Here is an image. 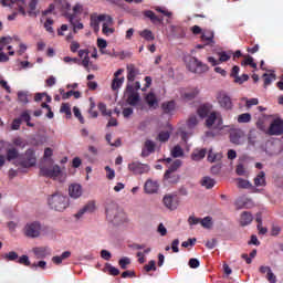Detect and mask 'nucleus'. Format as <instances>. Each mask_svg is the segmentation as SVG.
Listing matches in <instances>:
<instances>
[{
    "label": "nucleus",
    "mask_w": 283,
    "mask_h": 283,
    "mask_svg": "<svg viewBox=\"0 0 283 283\" xmlns=\"http://www.w3.org/2000/svg\"><path fill=\"white\" fill-rule=\"evenodd\" d=\"M48 205L53 211L63 212L70 207V197L61 192H55L48 197Z\"/></svg>",
    "instance_id": "nucleus-1"
},
{
    "label": "nucleus",
    "mask_w": 283,
    "mask_h": 283,
    "mask_svg": "<svg viewBox=\"0 0 283 283\" xmlns=\"http://www.w3.org/2000/svg\"><path fill=\"white\" fill-rule=\"evenodd\" d=\"M106 219L113 224L125 222V212L118 210V205L112 202L106 207Z\"/></svg>",
    "instance_id": "nucleus-2"
},
{
    "label": "nucleus",
    "mask_w": 283,
    "mask_h": 283,
    "mask_svg": "<svg viewBox=\"0 0 283 283\" xmlns=\"http://www.w3.org/2000/svg\"><path fill=\"white\" fill-rule=\"evenodd\" d=\"M17 164L24 169H30V167H34V165H36V155H34V150L28 149L24 155H20Z\"/></svg>",
    "instance_id": "nucleus-3"
},
{
    "label": "nucleus",
    "mask_w": 283,
    "mask_h": 283,
    "mask_svg": "<svg viewBox=\"0 0 283 283\" xmlns=\"http://www.w3.org/2000/svg\"><path fill=\"white\" fill-rule=\"evenodd\" d=\"M187 69L189 72H192V74H205L206 72H209V65L202 63L197 57H190L187 62Z\"/></svg>",
    "instance_id": "nucleus-4"
},
{
    "label": "nucleus",
    "mask_w": 283,
    "mask_h": 283,
    "mask_svg": "<svg viewBox=\"0 0 283 283\" xmlns=\"http://www.w3.org/2000/svg\"><path fill=\"white\" fill-rule=\"evenodd\" d=\"M0 3L3 6V8L18 10L22 17L28 14V12H25V0H0Z\"/></svg>",
    "instance_id": "nucleus-5"
},
{
    "label": "nucleus",
    "mask_w": 283,
    "mask_h": 283,
    "mask_svg": "<svg viewBox=\"0 0 283 283\" xmlns=\"http://www.w3.org/2000/svg\"><path fill=\"white\" fill-rule=\"evenodd\" d=\"M24 235H27V238H39L41 235V223L38 221L27 223L24 227Z\"/></svg>",
    "instance_id": "nucleus-6"
},
{
    "label": "nucleus",
    "mask_w": 283,
    "mask_h": 283,
    "mask_svg": "<svg viewBox=\"0 0 283 283\" xmlns=\"http://www.w3.org/2000/svg\"><path fill=\"white\" fill-rule=\"evenodd\" d=\"M61 167L59 165L53 166L52 168L49 167H41L40 168V176H43L44 178H53L56 179L59 176H61Z\"/></svg>",
    "instance_id": "nucleus-7"
},
{
    "label": "nucleus",
    "mask_w": 283,
    "mask_h": 283,
    "mask_svg": "<svg viewBox=\"0 0 283 283\" xmlns=\"http://www.w3.org/2000/svg\"><path fill=\"white\" fill-rule=\"evenodd\" d=\"M126 92L128 94L126 103L130 105L132 107H136L138 103H140V94L138 92L134 91V85L127 84Z\"/></svg>",
    "instance_id": "nucleus-8"
},
{
    "label": "nucleus",
    "mask_w": 283,
    "mask_h": 283,
    "mask_svg": "<svg viewBox=\"0 0 283 283\" xmlns=\"http://www.w3.org/2000/svg\"><path fill=\"white\" fill-rule=\"evenodd\" d=\"M129 171H133L135 176H143V174H148L149 171V165L142 164L139 161H133L132 164H128Z\"/></svg>",
    "instance_id": "nucleus-9"
},
{
    "label": "nucleus",
    "mask_w": 283,
    "mask_h": 283,
    "mask_svg": "<svg viewBox=\"0 0 283 283\" xmlns=\"http://www.w3.org/2000/svg\"><path fill=\"white\" fill-rule=\"evenodd\" d=\"M270 136H282L283 134V120L281 118L274 119L268 130Z\"/></svg>",
    "instance_id": "nucleus-10"
},
{
    "label": "nucleus",
    "mask_w": 283,
    "mask_h": 283,
    "mask_svg": "<svg viewBox=\"0 0 283 283\" xmlns=\"http://www.w3.org/2000/svg\"><path fill=\"white\" fill-rule=\"evenodd\" d=\"M101 21H108V23H112V17L105 15V14L92 15L91 17V28H93L94 32H99Z\"/></svg>",
    "instance_id": "nucleus-11"
},
{
    "label": "nucleus",
    "mask_w": 283,
    "mask_h": 283,
    "mask_svg": "<svg viewBox=\"0 0 283 283\" xmlns=\"http://www.w3.org/2000/svg\"><path fill=\"white\" fill-rule=\"evenodd\" d=\"M125 72V70L119 69L114 73V78L112 81V90L113 92H116L118 90H120V87H123V84L125 83V77H118L120 76V74H123Z\"/></svg>",
    "instance_id": "nucleus-12"
},
{
    "label": "nucleus",
    "mask_w": 283,
    "mask_h": 283,
    "mask_svg": "<svg viewBox=\"0 0 283 283\" xmlns=\"http://www.w3.org/2000/svg\"><path fill=\"white\" fill-rule=\"evenodd\" d=\"M217 98L220 107L223 109H233V102H231V97L227 93H219Z\"/></svg>",
    "instance_id": "nucleus-13"
},
{
    "label": "nucleus",
    "mask_w": 283,
    "mask_h": 283,
    "mask_svg": "<svg viewBox=\"0 0 283 283\" xmlns=\"http://www.w3.org/2000/svg\"><path fill=\"white\" fill-rule=\"evenodd\" d=\"M156 151V143H154L151 139H147L144 143V147L142 149V158H147L148 156H151Z\"/></svg>",
    "instance_id": "nucleus-14"
},
{
    "label": "nucleus",
    "mask_w": 283,
    "mask_h": 283,
    "mask_svg": "<svg viewBox=\"0 0 283 283\" xmlns=\"http://www.w3.org/2000/svg\"><path fill=\"white\" fill-rule=\"evenodd\" d=\"M96 211V202L88 201L77 213H75V218L77 220H81L82 216H85V213H94Z\"/></svg>",
    "instance_id": "nucleus-15"
},
{
    "label": "nucleus",
    "mask_w": 283,
    "mask_h": 283,
    "mask_svg": "<svg viewBox=\"0 0 283 283\" xmlns=\"http://www.w3.org/2000/svg\"><path fill=\"white\" fill-rule=\"evenodd\" d=\"M163 202L167 209L170 211H175V209H178V199L176 196L166 195L163 199Z\"/></svg>",
    "instance_id": "nucleus-16"
},
{
    "label": "nucleus",
    "mask_w": 283,
    "mask_h": 283,
    "mask_svg": "<svg viewBox=\"0 0 283 283\" xmlns=\"http://www.w3.org/2000/svg\"><path fill=\"white\" fill-rule=\"evenodd\" d=\"M243 137L244 133L241 129L230 130V143H232L233 145H242Z\"/></svg>",
    "instance_id": "nucleus-17"
},
{
    "label": "nucleus",
    "mask_w": 283,
    "mask_h": 283,
    "mask_svg": "<svg viewBox=\"0 0 283 283\" xmlns=\"http://www.w3.org/2000/svg\"><path fill=\"white\" fill-rule=\"evenodd\" d=\"M69 196L74 200L81 198V196H83V187H81V185L78 184H73L69 186Z\"/></svg>",
    "instance_id": "nucleus-18"
},
{
    "label": "nucleus",
    "mask_w": 283,
    "mask_h": 283,
    "mask_svg": "<svg viewBox=\"0 0 283 283\" xmlns=\"http://www.w3.org/2000/svg\"><path fill=\"white\" fill-rule=\"evenodd\" d=\"M158 181H154L151 179H148L144 185L145 193L151 195V193H158L159 189Z\"/></svg>",
    "instance_id": "nucleus-19"
},
{
    "label": "nucleus",
    "mask_w": 283,
    "mask_h": 283,
    "mask_svg": "<svg viewBox=\"0 0 283 283\" xmlns=\"http://www.w3.org/2000/svg\"><path fill=\"white\" fill-rule=\"evenodd\" d=\"M138 74H140V70H138L134 64L127 65V81L129 83H134Z\"/></svg>",
    "instance_id": "nucleus-20"
},
{
    "label": "nucleus",
    "mask_w": 283,
    "mask_h": 283,
    "mask_svg": "<svg viewBox=\"0 0 283 283\" xmlns=\"http://www.w3.org/2000/svg\"><path fill=\"white\" fill-rule=\"evenodd\" d=\"M32 252L38 258V260H43V258H48V255H50V248L38 247V248H33Z\"/></svg>",
    "instance_id": "nucleus-21"
},
{
    "label": "nucleus",
    "mask_w": 283,
    "mask_h": 283,
    "mask_svg": "<svg viewBox=\"0 0 283 283\" xmlns=\"http://www.w3.org/2000/svg\"><path fill=\"white\" fill-rule=\"evenodd\" d=\"M253 222V214L249 211H244L241 213L240 217V224L241 227H249Z\"/></svg>",
    "instance_id": "nucleus-22"
},
{
    "label": "nucleus",
    "mask_w": 283,
    "mask_h": 283,
    "mask_svg": "<svg viewBox=\"0 0 283 283\" xmlns=\"http://www.w3.org/2000/svg\"><path fill=\"white\" fill-rule=\"evenodd\" d=\"M239 189H252L253 193H258V188H255L249 180L239 178L238 179Z\"/></svg>",
    "instance_id": "nucleus-23"
},
{
    "label": "nucleus",
    "mask_w": 283,
    "mask_h": 283,
    "mask_svg": "<svg viewBox=\"0 0 283 283\" xmlns=\"http://www.w3.org/2000/svg\"><path fill=\"white\" fill-rule=\"evenodd\" d=\"M144 17H146V19H149L155 25L163 23V18L156 15V13H154V11L151 10L144 11Z\"/></svg>",
    "instance_id": "nucleus-24"
},
{
    "label": "nucleus",
    "mask_w": 283,
    "mask_h": 283,
    "mask_svg": "<svg viewBox=\"0 0 283 283\" xmlns=\"http://www.w3.org/2000/svg\"><path fill=\"white\" fill-rule=\"evenodd\" d=\"M180 167H182V160L176 159V160L169 166V168L166 170V172H165V178H169V175H170V174H175V171H178V169H180Z\"/></svg>",
    "instance_id": "nucleus-25"
},
{
    "label": "nucleus",
    "mask_w": 283,
    "mask_h": 283,
    "mask_svg": "<svg viewBox=\"0 0 283 283\" xmlns=\"http://www.w3.org/2000/svg\"><path fill=\"white\" fill-rule=\"evenodd\" d=\"M255 187H266V174L264 171H260L254 178Z\"/></svg>",
    "instance_id": "nucleus-26"
},
{
    "label": "nucleus",
    "mask_w": 283,
    "mask_h": 283,
    "mask_svg": "<svg viewBox=\"0 0 283 283\" xmlns=\"http://www.w3.org/2000/svg\"><path fill=\"white\" fill-rule=\"evenodd\" d=\"M145 101L149 107H153V109L158 107V98L156 97V94L148 93L145 97Z\"/></svg>",
    "instance_id": "nucleus-27"
},
{
    "label": "nucleus",
    "mask_w": 283,
    "mask_h": 283,
    "mask_svg": "<svg viewBox=\"0 0 283 283\" xmlns=\"http://www.w3.org/2000/svg\"><path fill=\"white\" fill-rule=\"evenodd\" d=\"M71 25L73 27V32L76 34L77 30H83L84 25L78 19H76L74 15L67 17Z\"/></svg>",
    "instance_id": "nucleus-28"
},
{
    "label": "nucleus",
    "mask_w": 283,
    "mask_h": 283,
    "mask_svg": "<svg viewBox=\"0 0 283 283\" xmlns=\"http://www.w3.org/2000/svg\"><path fill=\"white\" fill-rule=\"evenodd\" d=\"M161 109L164 114H171V112L176 109V102L175 101L164 102L161 104Z\"/></svg>",
    "instance_id": "nucleus-29"
},
{
    "label": "nucleus",
    "mask_w": 283,
    "mask_h": 283,
    "mask_svg": "<svg viewBox=\"0 0 283 283\" xmlns=\"http://www.w3.org/2000/svg\"><path fill=\"white\" fill-rule=\"evenodd\" d=\"M39 4V0H30L29 3V11H28V15L29 17H39V11H36V6Z\"/></svg>",
    "instance_id": "nucleus-30"
},
{
    "label": "nucleus",
    "mask_w": 283,
    "mask_h": 283,
    "mask_svg": "<svg viewBox=\"0 0 283 283\" xmlns=\"http://www.w3.org/2000/svg\"><path fill=\"white\" fill-rule=\"evenodd\" d=\"M209 112H211V107L208 104H203L198 107L197 113L200 118H207L209 116Z\"/></svg>",
    "instance_id": "nucleus-31"
},
{
    "label": "nucleus",
    "mask_w": 283,
    "mask_h": 283,
    "mask_svg": "<svg viewBox=\"0 0 283 283\" xmlns=\"http://www.w3.org/2000/svg\"><path fill=\"white\" fill-rule=\"evenodd\" d=\"M201 187H205L207 189H213V187H216V179L211 177H203L201 179Z\"/></svg>",
    "instance_id": "nucleus-32"
},
{
    "label": "nucleus",
    "mask_w": 283,
    "mask_h": 283,
    "mask_svg": "<svg viewBox=\"0 0 283 283\" xmlns=\"http://www.w3.org/2000/svg\"><path fill=\"white\" fill-rule=\"evenodd\" d=\"M139 36H142V39H145V41H155L156 39V35H154V32H151V30L149 29H145L140 31Z\"/></svg>",
    "instance_id": "nucleus-33"
},
{
    "label": "nucleus",
    "mask_w": 283,
    "mask_h": 283,
    "mask_svg": "<svg viewBox=\"0 0 283 283\" xmlns=\"http://www.w3.org/2000/svg\"><path fill=\"white\" fill-rule=\"evenodd\" d=\"M263 78H264V83H263V87L266 90V86L268 85H271V83H273V81H275L276 78V75L274 72L272 73H264L263 75Z\"/></svg>",
    "instance_id": "nucleus-34"
},
{
    "label": "nucleus",
    "mask_w": 283,
    "mask_h": 283,
    "mask_svg": "<svg viewBox=\"0 0 283 283\" xmlns=\"http://www.w3.org/2000/svg\"><path fill=\"white\" fill-rule=\"evenodd\" d=\"M21 156H19V150L17 148H11L7 150V160L12 161V160H19Z\"/></svg>",
    "instance_id": "nucleus-35"
},
{
    "label": "nucleus",
    "mask_w": 283,
    "mask_h": 283,
    "mask_svg": "<svg viewBox=\"0 0 283 283\" xmlns=\"http://www.w3.org/2000/svg\"><path fill=\"white\" fill-rule=\"evenodd\" d=\"M20 119H21V122L23 120L24 123H27L28 127H34V124L30 122V120H32V116H30L29 111L22 112L20 115Z\"/></svg>",
    "instance_id": "nucleus-36"
},
{
    "label": "nucleus",
    "mask_w": 283,
    "mask_h": 283,
    "mask_svg": "<svg viewBox=\"0 0 283 283\" xmlns=\"http://www.w3.org/2000/svg\"><path fill=\"white\" fill-rule=\"evenodd\" d=\"M70 255H72V252L65 251L60 256H53L52 262L54 264H61V262H63V260H67V258H70Z\"/></svg>",
    "instance_id": "nucleus-37"
},
{
    "label": "nucleus",
    "mask_w": 283,
    "mask_h": 283,
    "mask_svg": "<svg viewBox=\"0 0 283 283\" xmlns=\"http://www.w3.org/2000/svg\"><path fill=\"white\" fill-rule=\"evenodd\" d=\"M171 156L172 158H182L185 156V150H182L180 145H177L171 149Z\"/></svg>",
    "instance_id": "nucleus-38"
},
{
    "label": "nucleus",
    "mask_w": 283,
    "mask_h": 283,
    "mask_svg": "<svg viewBox=\"0 0 283 283\" xmlns=\"http://www.w3.org/2000/svg\"><path fill=\"white\" fill-rule=\"evenodd\" d=\"M207 156V149H200V150H196L195 153H192L191 158L192 160H202V158H205Z\"/></svg>",
    "instance_id": "nucleus-39"
},
{
    "label": "nucleus",
    "mask_w": 283,
    "mask_h": 283,
    "mask_svg": "<svg viewBox=\"0 0 283 283\" xmlns=\"http://www.w3.org/2000/svg\"><path fill=\"white\" fill-rule=\"evenodd\" d=\"M54 20L52 18H48L44 22V29L49 32V34H52L54 36Z\"/></svg>",
    "instance_id": "nucleus-40"
},
{
    "label": "nucleus",
    "mask_w": 283,
    "mask_h": 283,
    "mask_svg": "<svg viewBox=\"0 0 283 283\" xmlns=\"http://www.w3.org/2000/svg\"><path fill=\"white\" fill-rule=\"evenodd\" d=\"M233 53L231 52H227V51H221L218 53L219 56V63H227V61H229L231 59V55Z\"/></svg>",
    "instance_id": "nucleus-41"
},
{
    "label": "nucleus",
    "mask_w": 283,
    "mask_h": 283,
    "mask_svg": "<svg viewBox=\"0 0 283 283\" xmlns=\"http://www.w3.org/2000/svg\"><path fill=\"white\" fill-rule=\"evenodd\" d=\"M241 65H250L253 70H258V63L253 62V57L251 55H247L244 61L241 62Z\"/></svg>",
    "instance_id": "nucleus-42"
},
{
    "label": "nucleus",
    "mask_w": 283,
    "mask_h": 283,
    "mask_svg": "<svg viewBox=\"0 0 283 283\" xmlns=\"http://www.w3.org/2000/svg\"><path fill=\"white\" fill-rule=\"evenodd\" d=\"M18 101L23 105H28V103H30V101L28 99V92L25 91L18 92Z\"/></svg>",
    "instance_id": "nucleus-43"
},
{
    "label": "nucleus",
    "mask_w": 283,
    "mask_h": 283,
    "mask_svg": "<svg viewBox=\"0 0 283 283\" xmlns=\"http://www.w3.org/2000/svg\"><path fill=\"white\" fill-rule=\"evenodd\" d=\"M171 134L167 130H161L158 136H157V140H159V143H167V140H169Z\"/></svg>",
    "instance_id": "nucleus-44"
},
{
    "label": "nucleus",
    "mask_w": 283,
    "mask_h": 283,
    "mask_svg": "<svg viewBox=\"0 0 283 283\" xmlns=\"http://www.w3.org/2000/svg\"><path fill=\"white\" fill-rule=\"evenodd\" d=\"M170 30L175 36H185V30L180 25H171Z\"/></svg>",
    "instance_id": "nucleus-45"
},
{
    "label": "nucleus",
    "mask_w": 283,
    "mask_h": 283,
    "mask_svg": "<svg viewBox=\"0 0 283 283\" xmlns=\"http://www.w3.org/2000/svg\"><path fill=\"white\" fill-rule=\"evenodd\" d=\"M102 116H112V111H107V105L103 102L97 105Z\"/></svg>",
    "instance_id": "nucleus-46"
},
{
    "label": "nucleus",
    "mask_w": 283,
    "mask_h": 283,
    "mask_svg": "<svg viewBox=\"0 0 283 283\" xmlns=\"http://www.w3.org/2000/svg\"><path fill=\"white\" fill-rule=\"evenodd\" d=\"M12 43V39L10 36L0 38V52H3L6 45H10Z\"/></svg>",
    "instance_id": "nucleus-47"
},
{
    "label": "nucleus",
    "mask_w": 283,
    "mask_h": 283,
    "mask_svg": "<svg viewBox=\"0 0 283 283\" xmlns=\"http://www.w3.org/2000/svg\"><path fill=\"white\" fill-rule=\"evenodd\" d=\"M201 227H203V229H211V227H213L212 218L206 217L201 219Z\"/></svg>",
    "instance_id": "nucleus-48"
},
{
    "label": "nucleus",
    "mask_w": 283,
    "mask_h": 283,
    "mask_svg": "<svg viewBox=\"0 0 283 283\" xmlns=\"http://www.w3.org/2000/svg\"><path fill=\"white\" fill-rule=\"evenodd\" d=\"M118 264H119L120 269H123L125 271V269H127V266H129V264H132V259L124 256V258L119 259Z\"/></svg>",
    "instance_id": "nucleus-49"
},
{
    "label": "nucleus",
    "mask_w": 283,
    "mask_h": 283,
    "mask_svg": "<svg viewBox=\"0 0 283 283\" xmlns=\"http://www.w3.org/2000/svg\"><path fill=\"white\" fill-rule=\"evenodd\" d=\"M217 118L218 116L216 115V113H211L206 119L207 127H213V123H216Z\"/></svg>",
    "instance_id": "nucleus-50"
},
{
    "label": "nucleus",
    "mask_w": 283,
    "mask_h": 283,
    "mask_svg": "<svg viewBox=\"0 0 283 283\" xmlns=\"http://www.w3.org/2000/svg\"><path fill=\"white\" fill-rule=\"evenodd\" d=\"M18 264H23V266H31L32 268V263L30 262V258L25 254H23L22 256L19 258Z\"/></svg>",
    "instance_id": "nucleus-51"
},
{
    "label": "nucleus",
    "mask_w": 283,
    "mask_h": 283,
    "mask_svg": "<svg viewBox=\"0 0 283 283\" xmlns=\"http://www.w3.org/2000/svg\"><path fill=\"white\" fill-rule=\"evenodd\" d=\"M60 112L65 114L69 118L72 117V108H70V104H62Z\"/></svg>",
    "instance_id": "nucleus-52"
},
{
    "label": "nucleus",
    "mask_w": 283,
    "mask_h": 283,
    "mask_svg": "<svg viewBox=\"0 0 283 283\" xmlns=\"http://www.w3.org/2000/svg\"><path fill=\"white\" fill-rule=\"evenodd\" d=\"M208 160L209 163H218L219 160H222V153H216L213 158H211V150H209Z\"/></svg>",
    "instance_id": "nucleus-53"
},
{
    "label": "nucleus",
    "mask_w": 283,
    "mask_h": 283,
    "mask_svg": "<svg viewBox=\"0 0 283 283\" xmlns=\"http://www.w3.org/2000/svg\"><path fill=\"white\" fill-rule=\"evenodd\" d=\"M238 123H251V114L243 113V114L239 115Z\"/></svg>",
    "instance_id": "nucleus-54"
},
{
    "label": "nucleus",
    "mask_w": 283,
    "mask_h": 283,
    "mask_svg": "<svg viewBox=\"0 0 283 283\" xmlns=\"http://www.w3.org/2000/svg\"><path fill=\"white\" fill-rule=\"evenodd\" d=\"M164 178H165V180H168V182H170V185H176V182H178V180H180V177L178 175H174V172L168 175V177H165V175H164Z\"/></svg>",
    "instance_id": "nucleus-55"
},
{
    "label": "nucleus",
    "mask_w": 283,
    "mask_h": 283,
    "mask_svg": "<svg viewBox=\"0 0 283 283\" xmlns=\"http://www.w3.org/2000/svg\"><path fill=\"white\" fill-rule=\"evenodd\" d=\"M106 270L108 271L109 275H120V270L114 268L112 264H106Z\"/></svg>",
    "instance_id": "nucleus-56"
},
{
    "label": "nucleus",
    "mask_w": 283,
    "mask_h": 283,
    "mask_svg": "<svg viewBox=\"0 0 283 283\" xmlns=\"http://www.w3.org/2000/svg\"><path fill=\"white\" fill-rule=\"evenodd\" d=\"M46 266H48V262H45V261H39L38 263L31 264V269H33V270L42 269L43 271H45Z\"/></svg>",
    "instance_id": "nucleus-57"
},
{
    "label": "nucleus",
    "mask_w": 283,
    "mask_h": 283,
    "mask_svg": "<svg viewBox=\"0 0 283 283\" xmlns=\"http://www.w3.org/2000/svg\"><path fill=\"white\" fill-rule=\"evenodd\" d=\"M102 32H103V34H105V36H109V34H114V29L109 28L107 25V22H104L103 27H102Z\"/></svg>",
    "instance_id": "nucleus-58"
},
{
    "label": "nucleus",
    "mask_w": 283,
    "mask_h": 283,
    "mask_svg": "<svg viewBox=\"0 0 283 283\" xmlns=\"http://www.w3.org/2000/svg\"><path fill=\"white\" fill-rule=\"evenodd\" d=\"M105 171L108 180H114V178H116V171H114L109 166L105 167Z\"/></svg>",
    "instance_id": "nucleus-59"
},
{
    "label": "nucleus",
    "mask_w": 283,
    "mask_h": 283,
    "mask_svg": "<svg viewBox=\"0 0 283 283\" xmlns=\"http://www.w3.org/2000/svg\"><path fill=\"white\" fill-rule=\"evenodd\" d=\"M196 125H198V117H196V115L193 116H190L188 122H187V126L190 128V129H193V127H196Z\"/></svg>",
    "instance_id": "nucleus-60"
},
{
    "label": "nucleus",
    "mask_w": 283,
    "mask_h": 283,
    "mask_svg": "<svg viewBox=\"0 0 283 283\" xmlns=\"http://www.w3.org/2000/svg\"><path fill=\"white\" fill-rule=\"evenodd\" d=\"M144 270L146 273H149V271H156V261L151 260L144 266Z\"/></svg>",
    "instance_id": "nucleus-61"
},
{
    "label": "nucleus",
    "mask_w": 283,
    "mask_h": 283,
    "mask_svg": "<svg viewBox=\"0 0 283 283\" xmlns=\"http://www.w3.org/2000/svg\"><path fill=\"white\" fill-rule=\"evenodd\" d=\"M82 12L83 6L77 3L73 7V14H70V17H74L76 19V14H81Z\"/></svg>",
    "instance_id": "nucleus-62"
},
{
    "label": "nucleus",
    "mask_w": 283,
    "mask_h": 283,
    "mask_svg": "<svg viewBox=\"0 0 283 283\" xmlns=\"http://www.w3.org/2000/svg\"><path fill=\"white\" fill-rule=\"evenodd\" d=\"M249 81V75L248 74H242L241 76L237 77L234 80V83H238L239 85H242V83H247Z\"/></svg>",
    "instance_id": "nucleus-63"
},
{
    "label": "nucleus",
    "mask_w": 283,
    "mask_h": 283,
    "mask_svg": "<svg viewBox=\"0 0 283 283\" xmlns=\"http://www.w3.org/2000/svg\"><path fill=\"white\" fill-rule=\"evenodd\" d=\"M266 280H268V282H270V283H275V282H277V276H275V275L273 274V271L270 270V271L268 272V274H266Z\"/></svg>",
    "instance_id": "nucleus-64"
}]
</instances>
